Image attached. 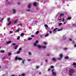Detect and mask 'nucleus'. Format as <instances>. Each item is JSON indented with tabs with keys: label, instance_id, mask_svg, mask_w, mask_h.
<instances>
[{
	"label": "nucleus",
	"instance_id": "5fc2aeb1",
	"mask_svg": "<svg viewBox=\"0 0 76 76\" xmlns=\"http://www.w3.org/2000/svg\"><path fill=\"white\" fill-rule=\"evenodd\" d=\"M29 54H30V55H31V52H29Z\"/></svg>",
	"mask_w": 76,
	"mask_h": 76
},
{
	"label": "nucleus",
	"instance_id": "774afa93",
	"mask_svg": "<svg viewBox=\"0 0 76 76\" xmlns=\"http://www.w3.org/2000/svg\"><path fill=\"white\" fill-rule=\"evenodd\" d=\"M40 37H42V35H40Z\"/></svg>",
	"mask_w": 76,
	"mask_h": 76
},
{
	"label": "nucleus",
	"instance_id": "b1692460",
	"mask_svg": "<svg viewBox=\"0 0 76 76\" xmlns=\"http://www.w3.org/2000/svg\"><path fill=\"white\" fill-rule=\"evenodd\" d=\"M11 22H12L11 21H10V22L9 23H8V26L10 25V24H11Z\"/></svg>",
	"mask_w": 76,
	"mask_h": 76
},
{
	"label": "nucleus",
	"instance_id": "a878e982",
	"mask_svg": "<svg viewBox=\"0 0 76 76\" xmlns=\"http://www.w3.org/2000/svg\"><path fill=\"white\" fill-rule=\"evenodd\" d=\"M11 55H12V53H11V52H10L8 53V56H11Z\"/></svg>",
	"mask_w": 76,
	"mask_h": 76
},
{
	"label": "nucleus",
	"instance_id": "39448f33",
	"mask_svg": "<svg viewBox=\"0 0 76 76\" xmlns=\"http://www.w3.org/2000/svg\"><path fill=\"white\" fill-rule=\"evenodd\" d=\"M37 3L36 2H35L33 3V5L35 6H37Z\"/></svg>",
	"mask_w": 76,
	"mask_h": 76
},
{
	"label": "nucleus",
	"instance_id": "a18cd8bd",
	"mask_svg": "<svg viewBox=\"0 0 76 76\" xmlns=\"http://www.w3.org/2000/svg\"><path fill=\"white\" fill-rule=\"evenodd\" d=\"M31 37H35V36H34V35H32L31 36Z\"/></svg>",
	"mask_w": 76,
	"mask_h": 76
},
{
	"label": "nucleus",
	"instance_id": "bb28decb",
	"mask_svg": "<svg viewBox=\"0 0 76 76\" xmlns=\"http://www.w3.org/2000/svg\"><path fill=\"white\" fill-rule=\"evenodd\" d=\"M25 61V60L24 59L22 61V63H23V64H24L25 63V62H24V61Z\"/></svg>",
	"mask_w": 76,
	"mask_h": 76
},
{
	"label": "nucleus",
	"instance_id": "f03ea898",
	"mask_svg": "<svg viewBox=\"0 0 76 76\" xmlns=\"http://www.w3.org/2000/svg\"><path fill=\"white\" fill-rule=\"evenodd\" d=\"M15 60H22V58H18L17 56L15 57Z\"/></svg>",
	"mask_w": 76,
	"mask_h": 76
},
{
	"label": "nucleus",
	"instance_id": "69168bd1",
	"mask_svg": "<svg viewBox=\"0 0 76 76\" xmlns=\"http://www.w3.org/2000/svg\"><path fill=\"white\" fill-rule=\"evenodd\" d=\"M50 56V55H49V54H48L47 55V56Z\"/></svg>",
	"mask_w": 76,
	"mask_h": 76
},
{
	"label": "nucleus",
	"instance_id": "4d7b16f0",
	"mask_svg": "<svg viewBox=\"0 0 76 76\" xmlns=\"http://www.w3.org/2000/svg\"><path fill=\"white\" fill-rule=\"evenodd\" d=\"M64 21V19H63L62 20V21L63 22Z\"/></svg>",
	"mask_w": 76,
	"mask_h": 76
},
{
	"label": "nucleus",
	"instance_id": "dca6fc26",
	"mask_svg": "<svg viewBox=\"0 0 76 76\" xmlns=\"http://www.w3.org/2000/svg\"><path fill=\"white\" fill-rule=\"evenodd\" d=\"M18 20V19L16 20H15V21L14 22V24H15V23H16Z\"/></svg>",
	"mask_w": 76,
	"mask_h": 76
},
{
	"label": "nucleus",
	"instance_id": "0eeeda50",
	"mask_svg": "<svg viewBox=\"0 0 76 76\" xmlns=\"http://www.w3.org/2000/svg\"><path fill=\"white\" fill-rule=\"evenodd\" d=\"M52 74L53 75V76H56V73L54 72H52Z\"/></svg>",
	"mask_w": 76,
	"mask_h": 76
},
{
	"label": "nucleus",
	"instance_id": "680f3d73",
	"mask_svg": "<svg viewBox=\"0 0 76 76\" xmlns=\"http://www.w3.org/2000/svg\"><path fill=\"white\" fill-rule=\"evenodd\" d=\"M7 19H10V18H7Z\"/></svg>",
	"mask_w": 76,
	"mask_h": 76
},
{
	"label": "nucleus",
	"instance_id": "e2e57ef3",
	"mask_svg": "<svg viewBox=\"0 0 76 76\" xmlns=\"http://www.w3.org/2000/svg\"><path fill=\"white\" fill-rule=\"evenodd\" d=\"M7 21H8V22L10 21V19H8L7 20Z\"/></svg>",
	"mask_w": 76,
	"mask_h": 76
},
{
	"label": "nucleus",
	"instance_id": "4be33fe9",
	"mask_svg": "<svg viewBox=\"0 0 76 76\" xmlns=\"http://www.w3.org/2000/svg\"><path fill=\"white\" fill-rule=\"evenodd\" d=\"M57 29H58V28H56L54 30H53V32H55V31H56V30H57Z\"/></svg>",
	"mask_w": 76,
	"mask_h": 76
},
{
	"label": "nucleus",
	"instance_id": "f257e3e1",
	"mask_svg": "<svg viewBox=\"0 0 76 76\" xmlns=\"http://www.w3.org/2000/svg\"><path fill=\"white\" fill-rule=\"evenodd\" d=\"M69 73H75V70L73 69H71L69 70L68 71Z\"/></svg>",
	"mask_w": 76,
	"mask_h": 76
},
{
	"label": "nucleus",
	"instance_id": "09e8293b",
	"mask_svg": "<svg viewBox=\"0 0 76 76\" xmlns=\"http://www.w3.org/2000/svg\"><path fill=\"white\" fill-rule=\"evenodd\" d=\"M28 61H31V59H28Z\"/></svg>",
	"mask_w": 76,
	"mask_h": 76
},
{
	"label": "nucleus",
	"instance_id": "8fccbe9b",
	"mask_svg": "<svg viewBox=\"0 0 76 76\" xmlns=\"http://www.w3.org/2000/svg\"><path fill=\"white\" fill-rule=\"evenodd\" d=\"M51 69V68H49L48 69V71H50V70Z\"/></svg>",
	"mask_w": 76,
	"mask_h": 76
},
{
	"label": "nucleus",
	"instance_id": "4468645a",
	"mask_svg": "<svg viewBox=\"0 0 76 76\" xmlns=\"http://www.w3.org/2000/svg\"><path fill=\"white\" fill-rule=\"evenodd\" d=\"M59 56L60 57V58H62V57H63V54H60Z\"/></svg>",
	"mask_w": 76,
	"mask_h": 76
},
{
	"label": "nucleus",
	"instance_id": "ddd939ff",
	"mask_svg": "<svg viewBox=\"0 0 76 76\" xmlns=\"http://www.w3.org/2000/svg\"><path fill=\"white\" fill-rule=\"evenodd\" d=\"M25 76V74H22L21 75H19V76Z\"/></svg>",
	"mask_w": 76,
	"mask_h": 76
},
{
	"label": "nucleus",
	"instance_id": "cd10ccee",
	"mask_svg": "<svg viewBox=\"0 0 76 76\" xmlns=\"http://www.w3.org/2000/svg\"><path fill=\"white\" fill-rule=\"evenodd\" d=\"M44 44V45H46L47 44V42H44V44Z\"/></svg>",
	"mask_w": 76,
	"mask_h": 76
},
{
	"label": "nucleus",
	"instance_id": "13d9d810",
	"mask_svg": "<svg viewBox=\"0 0 76 76\" xmlns=\"http://www.w3.org/2000/svg\"><path fill=\"white\" fill-rule=\"evenodd\" d=\"M69 41H72V39H70Z\"/></svg>",
	"mask_w": 76,
	"mask_h": 76
},
{
	"label": "nucleus",
	"instance_id": "6ab92c4d",
	"mask_svg": "<svg viewBox=\"0 0 76 76\" xmlns=\"http://www.w3.org/2000/svg\"><path fill=\"white\" fill-rule=\"evenodd\" d=\"M25 35V34L24 33H21V34H20V36H23V35Z\"/></svg>",
	"mask_w": 76,
	"mask_h": 76
},
{
	"label": "nucleus",
	"instance_id": "1a4fd4ad",
	"mask_svg": "<svg viewBox=\"0 0 76 76\" xmlns=\"http://www.w3.org/2000/svg\"><path fill=\"white\" fill-rule=\"evenodd\" d=\"M69 57L68 56H66L65 57V59L66 60H67V59H69Z\"/></svg>",
	"mask_w": 76,
	"mask_h": 76
},
{
	"label": "nucleus",
	"instance_id": "c85d7f7f",
	"mask_svg": "<svg viewBox=\"0 0 76 76\" xmlns=\"http://www.w3.org/2000/svg\"><path fill=\"white\" fill-rule=\"evenodd\" d=\"M19 39H20V36H18L17 38V39H18V40H19Z\"/></svg>",
	"mask_w": 76,
	"mask_h": 76
},
{
	"label": "nucleus",
	"instance_id": "c9c22d12",
	"mask_svg": "<svg viewBox=\"0 0 76 76\" xmlns=\"http://www.w3.org/2000/svg\"><path fill=\"white\" fill-rule=\"evenodd\" d=\"M13 45H16V44L15 43H13L12 44Z\"/></svg>",
	"mask_w": 76,
	"mask_h": 76
},
{
	"label": "nucleus",
	"instance_id": "2eb2a0df",
	"mask_svg": "<svg viewBox=\"0 0 76 76\" xmlns=\"http://www.w3.org/2000/svg\"><path fill=\"white\" fill-rule=\"evenodd\" d=\"M35 47H38L39 48H41V46L39 45H37Z\"/></svg>",
	"mask_w": 76,
	"mask_h": 76
},
{
	"label": "nucleus",
	"instance_id": "f704fd0d",
	"mask_svg": "<svg viewBox=\"0 0 76 76\" xmlns=\"http://www.w3.org/2000/svg\"><path fill=\"white\" fill-rule=\"evenodd\" d=\"M73 65H74V66H76V63H73Z\"/></svg>",
	"mask_w": 76,
	"mask_h": 76
},
{
	"label": "nucleus",
	"instance_id": "ea45409f",
	"mask_svg": "<svg viewBox=\"0 0 76 76\" xmlns=\"http://www.w3.org/2000/svg\"><path fill=\"white\" fill-rule=\"evenodd\" d=\"M22 49V48H20L19 49V51H20Z\"/></svg>",
	"mask_w": 76,
	"mask_h": 76
},
{
	"label": "nucleus",
	"instance_id": "79ce46f5",
	"mask_svg": "<svg viewBox=\"0 0 76 76\" xmlns=\"http://www.w3.org/2000/svg\"><path fill=\"white\" fill-rule=\"evenodd\" d=\"M54 69H53L52 70V73H53L54 72Z\"/></svg>",
	"mask_w": 76,
	"mask_h": 76
},
{
	"label": "nucleus",
	"instance_id": "a19ab883",
	"mask_svg": "<svg viewBox=\"0 0 76 76\" xmlns=\"http://www.w3.org/2000/svg\"><path fill=\"white\" fill-rule=\"evenodd\" d=\"M64 50H67V48H64Z\"/></svg>",
	"mask_w": 76,
	"mask_h": 76
},
{
	"label": "nucleus",
	"instance_id": "e433bc0d",
	"mask_svg": "<svg viewBox=\"0 0 76 76\" xmlns=\"http://www.w3.org/2000/svg\"><path fill=\"white\" fill-rule=\"evenodd\" d=\"M26 12H29V11H31L30 10H26Z\"/></svg>",
	"mask_w": 76,
	"mask_h": 76
},
{
	"label": "nucleus",
	"instance_id": "864d4df0",
	"mask_svg": "<svg viewBox=\"0 0 76 76\" xmlns=\"http://www.w3.org/2000/svg\"><path fill=\"white\" fill-rule=\"evenodd\" d=\"M36 67H37V69H38V68H39V66H37Z\"/></svg>",
	"mask_w": 76,
	"mask_h": 76
},
{
	"label": "nucleus",
	"instance_id": "bf43d9fd",
	"mask_svg": "<svg viewBox=\"0 0 76 76\" xmlns=\"http://www.w3.org/2000/svg\"><path fill=\"white\" fill-rule=\"evenodd\" d=\"M3 19H2V20H1V22H2L3 21Z\"/></svg>",
	"mask_w": 76,
	"mask_h": 76
},
{
	"label": "nucleus",
	"instance_id": "72a5a7b5",
	"mask_svg": "<svg viewBox=\"0 0 76 76\" xmlns=\"http://www.w3.org/2000/svg\"><path fill=\"white\" fill-rule=\"evenodd\" d=\"M20 52L19 50L18 51L17 54H19V53H20Z\"/></svg>",
	"mask_w": 76,
	"mask_h": 76
},
{
	"label": "nucleus",
	"instance_id": "20e7f679",
	"mask_svg": "<svg viewBox=\"0 0 76 76\" xmlns=\"http://www.w3.org/2000/svg\"><path fill=\"white\" fill-rule=\"evenodd\" d=\"M38 41L37 40L35 42V43H34V46H37V44H38Z\"/></svg>",
	"mask_w": 76,
	"mask_h": 76
},
{
	"label": "nucleus",
	"instance_id": "2f4dec72",
	"mask_svg": "<svg viewBox=\"0 0 76 76\" xmlns=\"http://www.w3.org/2000/svg\"><path fill=\"white\" fill-rule=\"evenodd\" d=\"M50 67L52 68V69H53V68H54V66H51Z\"/></svg>",
	"mask_w": 76,
	"mask_h": 76
},
{
	"label": "nucleus",
	"instance_id": "de8ad7c7",
	"mask_svg": "<svg viewBox=\"0 0 76 76\" xmlns=\"http://www.w3.org/2000/svg\"><path fill=\"white\" fill-rule=\"evenodd\" d=\"M17 4H20V2H18L17 3Z\"/></svg>",
	"mask_w": 76,
	"mask_h": 76
},
{
	"label": "nucleus",
	"instance_id": "a211bd4d",
	"mask_svg": "<svg viewBox=\"0 0 76 76\" xmlns=\"http://www.w3.org/2000/svg\"><path fill=\"white\" fill-rule=\"evenodd\" d=\"M32 39V37L29 38L28 39V41H30V40H31V39Z\"/></svg>",
	"mask_w": 76,
	"mask_h": 76
},
{
	"label": "nucleus",
	"instance_id": "4c0bfd02",
	"mask_svg": "<svg viewBox=\"0 0 76 76\" xmlns=\"http://www.w3.org/2000/svg\"><path fill=\"white\" fill-rule=\"evenodd\" d=\"M10 34H12L13 33V32L12 31H10Z\"/></svg>",
	"mask_w": 76,
	"mask_h": 76
},
{
	"label": "nucleus",
	"instance_id": "49530a36",
	"mask_svg": "<svg viewBox=\"0 0 76 76\" xmlns=\"http://www.w3.org/2000/svg\"><path fill=\"white\" fill-rule=\"evenodd\" d=\"M4 58H5V57H4L2 58V60H4Z\"/></svg>",
	"mask_w": 76,
	"mask_h": 76
},
{
	"label": "nucleus",
	"instance_id": "9b49d317",
	"mask_svg": "<svg viewBox=\"0 0 76 76\" xmlns=\"http://www.w3.org/2000/svg\"><path fill=\"white\" fill-rule=\"evenodd\" d=\"M1 53H4L5 52V51L3 50H2L0 51Z\"/></svg>",
	"mask_w": 76,
	"mask_h": 76
},
{
	"label": "nucleus",
	"instance_id": "9d476101",
	"mask_svg": "<svg viewBox=\"0 0 76 76\" xmlns=\"http://www.w3.org/2000/svg\"><path fill=\"white\" fill-rule=\"evenodd\" d=\"M12 12H13V13H16V10L15 9H13L12 10Z\"/></svg>",
	"mask_w": 76,
	"mask_h": 76
},
{
	"label": "nucleus",
	"instance_id": "3c124183",
	"mask_svg": "<svg viewBox=\"0 0 76 76\" xmlns=\"http://www.w3.org/2000/svg\"><path fill=\"white\" fill-rule=\"evenodd\" d=\"M43 63H40V65L41 66H42V64H43Z\"/></svg>",
	"mask_w": 76,
	"mask_h": 76
},
{
	"label": "nucleus",
	"instance_id": "7c9ffc66",
	"mask_svg": "<svg viewBox=\"0 0 76 76\" xmlns=\"http://www.w3.org/2000/svg\"><path fill=\"white\" fill-rule=\"evenodd\" d=\"M62 25V23H59V26H61Z\"/></svg>",
	"mask_w": 76,
	"mask_h": 76
},
{
	"label": "nucleus",
	"instance_id": "473e14b6",
	"mask_svg": "<svg viewBox=\"0 0 76 76\" xmlns=\"http://www.w3.org/2000/svg\"><path fill=\"white\" fill-rule=\"evenodd\" d=\"M45 27H48V26L47 24H45Z\"/></svg>",
	"mask_w": 76,
	"mask_h": 76
},
{
	"label": "nucleus",
	"instance_id": "f8f14e48",
	"mask_svg": "<svg viewBox=\"0 0 76 76\" xmlns=\"http://www.w3.org/2000/svg\"><path fill=\"white\" fill-rule=\"evenodd\" d=\"M12 41H9V42H8L6 43V44H10V43Z\"/></svg>",
	"mask_w": 76,
	"mask_h": 76
},
{
	"label": "nucleus",
	"instance_id": "58836bf2",
	"mask_svg": "<svg viewBox=\"0 0 76 76\" xmlns=\"http://www.w3.org/2000/svg\"><path fill=\"white\" fill-rule=\"evenodd\" d=\"M58 60H61V59H62V58H58Z\"/></svg>",
	"mask_w": 76,
	"mask_h": 76
},
{
	"label": "nucleus",
	"instance_id": "603ef678",
	"mask_svg": "<svg viewBox=\"0 0 76 76\" xmlns=\"http://www.w3.org/2000/svg\"><path fill=\"white\" fill-rule=\"evenodd\" d=\"M49 32L50 34H51V33H52V31H50Z\"/></svg>",
	"mask_w": 76,
	"mask_h": 76
},
{
	"label": "nucleus",
	"instance_id": "423d86ee",
	"mask_svg": "<svg viewBox=\"0 0 76 76\" xmlns=\"http://www.w3.org/2000/svg\"><path fill=\"white\" fill-rule=\"evenodd\" d=\"M64 14L62 13H61L60 15L59 16H61V17H63V16H64Z\"/></svg>",
	"mask_w": 76,
	"mask_h": 76
},
{
	"label": "nucleus",
	"instance_id": "0e129e2a",
	"mask_svg": "<svg viewBox=\"0 0 76 76\" xmlns=\"http://www.w3.org/2000/svg\"><path fill=\"white\" fill-rule=\"evenodd\" d=\"M45 62H47V59H46V60H45Z\"/></svg>",
	"mask_w": 76,
	"mask_h": 76
},
{
	"label": "nucleus",
	"instance_id": "37998d69",
	"mask_svg": "<svg viewBox=\"0 0 76 76\" xmlns=\"http://www.w3.org/2000/svg\"><path fill=\"white\" fill-rule=\"evenodd\" d=\"M69 76H71V75L73 76V74H69Z\"/></svg>",
	"mask_w": 76,
	"mask_h": 76
},
{
	"label": "nucleus",
	"instance_id": "6e6552de",
	"mask_svg": "<svg viewBox=\"0 0 76 76\" xmlns=\"http://www.w3.org/2000/svg\"><path fill=\"white\" fill-rule=\"evenodd\" d=\"M52 60H53V61H56V59L55 58H53L52 59Z\"/></svg>",
	"mask_w": 76,
	"mask_h": 76
},
{
	"label": "nucleus",
	"instance_id": "c756f323",
	"mask_svg": "<svg viewBox=\"0 0 76 76\" xmlns=\"http://www.w3.org/2000/svg\"><path fill=\"white\" fill-rule=\"evenodd\" d=\"M38 33H39V31H37L36 32V34H38Z\"/></svg>",
	"mask_w": 76,
	"mask_h": 76
},
{
	"label": "nucleus",
	"instance_id": "338daca9",
	"mask_svg": "<svg viewBox=\"0 0 76 76\" xmlns=\"http://www.w3.org/2000/svg\"><path fill=\"white\" fill-rule=\"evenodd\" d=\"M74 68L76 67V66L75 65V66H74Z\"/></svg>",
	"mask_w": 76,
	"mask_h": 76
},
{
	"label": "nucleus",
	"instance_id": "6e6d98bb",
	"mask_svg": "<svg viewBox=\"0 0 76 76\" xmlns=\"http://www.w3.org/2000/svg\"><path fill=\"white\" fill-rule=\"evenodd\" d=\"M73 26H76V25L75 24H74L72 25Z\"/></svg>",
	"mask_w": 76,
	"mask_h": 76
},
{
	"label": "nucleus",
	"instance_id": "7ed1b4c3",
	"mask_svg": "<svg viewBox=\"0 0 76 76\" xmlns=\"http://www.w3.org/2000/svg\"><path fill=\"white\" fill-rule=\"evenodd\" d=\"M32 6V4H29L28 5L27 7L28 9H30L31 8V6Z\"/></svg>",
	"mask_w": 76,
	"mask_h": 76
},
{
	"label": "nucleus",
	"instance_id": "aec40b11",
	"mask_svg": "<svg viewBox=\"0 0 76 76\" xmlns=\"http://www.w3.org/2000/svg\"><path fill=\"white\" fill-rule=\"evenodd\" d=\"M49 35V34L47 33L46 35L45 36V37H48Z\"/></svg>",
	"mask_w": 76,
	"mask_h": 76
},
{
	"label": "nucleus",
	"instance_id": "393cba45",
	"mask_svg": "<svg viewBox=\"0 0 76 76\" xmlns=\"http://www.w3.org/2000/svg\"><path fill=\"white\" fill-rule=\"evenodd\" d=\"M19 29H18L16 31H15V32H19Z\"/></svg>",
	"mask_w": 76,
	"mask_h": 76
},
{
	"label": "nucleus",
	"instance_id": "c03bdc74",
	"mask_svg": "<svg viewBox=\"0 0 76 76\" xmlns=\"http://www.w3.org/2000/svg\"><path fill=\"white\" fill-rule=\"evenodd\" d=\"M61 30H62V29H59L58 30V31H61Z\"/></svg>",
	"mask_w": 76,
	"mask_h": 76
},
{
	"label": "nucleus",
	"instance_id": "5701e85b",
	"mask_svg": "<svg viewBox=\"0 0 76 76\" xmlns=\"http://www.w3.org/2000/svg\"><path fill=\"white\" fill-rule=\"evenodd\" d=\"M72 19V18L70 17H68L67 18H66V19Z\"/></svg>",
	"mask_w": 76,
	"mask_h": 76
},
{
	"label": "nucleus",
	"instance_id": "412c9836",
	"mask_svg": "<svg viewBox=\"0 0 76 76\" xmlns=\"http://www.w3.org/2000/svg\"><path fill=\"white\" fill-rule=\"evenodd\" d=\"M42 48H43V49H45V48H47V47L46 46H44L42 47Z\"/></svg>",
	"mask_w": 76,
	"mask_h": 76
},
{
	"label": "nucleus",
	"instance_id": "f3484780",
	"mask_svg": "<svg viewBox=\"0 0 76 76\" xmlns=\"http://www.w3.org/2000/svg\"><path fill=\"white\" fill-rule=\"evenodd\" d=\"M18 45H16L15 47V48L14 49L16 50V49H17V48H18Z\"/></svg>",
	"mask_w": 76,
	"mask_h": 76
},
{
	"label": "nucleus",
	"instance_id": "052dcab7",
	"mask_svg": "<svg viewBox=\"0 0 76 76\" xmlns=\"http://www.w3.org/2000/svg\"><path fill=\"white\" fill-rule=\"evenodd\" d=\"M74 47H76V45H74Z\"/></svg>",
	"mask_w": 76,
	"mask_h": 76
}]
</instances>
